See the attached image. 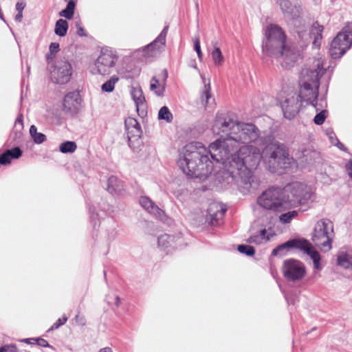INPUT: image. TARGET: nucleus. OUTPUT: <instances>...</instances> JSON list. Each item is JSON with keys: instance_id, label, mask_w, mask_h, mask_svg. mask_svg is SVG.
<instances>
[{"instance_id": "obj_1", "label": "nucleus", "mask_w": 352, "mask_h": 352, "mask_svg": "<svg viewBox=\"0 0 352 352\" xmlns=\"http://www.w3.org/2000/svg\"><path fill=\"white\" fill-rule=\"evenodd\" d=\"M220 138L206 148L201 142L186 144L179 154L177 164L184 174L190 177L207 179L215 171L213 162L224 160L237 148L238 144L255 143L261 146L265 140L258 127L254 124L238 122L228 115L217 114L212 127Z\"/></svg>"}, {"instance_id": "obj_2", "label": "nucleus", "mask_w": 352, "mask_h": 352, "mask_svg": "<svg viewBox=\"0 0 352 352\" xmlns=\"http://www.w3.org/2000/svg\"><path fill=\"white\" fill-rule=\"evenodd\" d=\"M261 159L263 153L258 147L243 146L224 160L216 162L223 165L215 173L217 179L221 184H236L243 192L255 190L259 184L253 171L257 168Z\"/></svg>"}, {"instance_id": "obj_3", "label": "nucleus", "mask_w": 352, "mask_h": 352, "mask_svg": "<svg viewBox=\"0 0 352 352\" xmlns=\"http://www.w3.org/2000/svg\"><path fill=\"white\" fill-rule=\"evenodd\" d=\"M326 69L323 67V63L317 60L311 67L302 69L299 79L300 91L299 99L307 104L316 107L320 87V78L325 73Z\"/></svg>"}, {"instance_id": "obj_4", "label": "nucleus", "mask_w": 352, "mask_h": 352, "mask_svg": "<svg viewBox=\"0 0 352 352\" xmlns=\"http://www.w3.org/2000/svg\"><path fill=\"white\" fill-rule=\"evenodd\" d=\"M263 161L266 169L270 173L283 175L291 167L294 158L290 157L283 144L274 142L264 147Z\"/></svg>"}, {"instance_id": "obj_5", "label": "nucleus", "mask_w": 352, "mask_h": 352, "mask_svg": "<svg viewBox=\"0 0 352 352\" xmlns=\"http://www.w3.org/2000/svg\"><path fill=\"white\" fill-rule=\"evenodd\" d=\"M285 41L286 36L280 26L275 24L267 25L262 44L263 55L278 58Z\"/></svg>"}, {"instance_id": "obj_6", "label": "nucleus", "mask_w": 352, "mask_h": 352, "mask_svg": "<svg viewBox=\"0 0 352 352\" xmlns=\"http://www.w3.org/2000/svg\"><path fill=\"white\" fill-rule=\"evenodd\" d=\"M257 203L261 207L275 212L289 210V204L286 200L283 188L280 187L267 189L258 197Z\"/></svg>"}, {"instance_id": "obj_7", "label": "nucleus", "mask_w": 352, "mask_h": 352, "mask_svg": "<svg viewBox=\"0 0 352 352\" xmlns=\"http://www.w3.org/2000/svg\"><path fill=\"white\" fill-rule=\"evenodd\" d=\"M334 235L333 222L322 219L315 225L311 240L322 251L328 252L332 248Z\"/></svg>"}, {"instance_id": "obj_8", "label": "nucleus", "mask_w": 352, "mask_h": 352, "mask_svg": "<svg viewBox=\"0 0 352 352\" xmlns=\"http://www.w3.org/2000/svg\"><path fill=\"white\" fill-rule=\"evenodd\" d=\"M283 190L289 209L308 204L314 195L309 186L300 182L288 184L283 188Z\"/></svg>"}, {"instance_id": "obj_9", "label": "nucleus", "mask_w": 352, "mask_h": 352, "mask_svg": "<svg viewBox=\"0 0 352 352\" xmlns=\"http://www.w3.org/2000/svg\"><path fill=\"white\" fill-rule=\"evenodd\" d=\"M352 46V23H349L332 41L329 54L332 58L342 57Z\"/></svg>"}, {"instance_id": "obj_10", "label": "nucleus", "mask_w": 352, "mask_h": 352, "mask_svg": "<svg viewBox=\"0 0 352 352\" xmlns=\"http://www.w3.org/2000/svg\"><path fill=\"white\" fill-rule=\"evenodd\" d=\"M73 68L69 60L65 58L57 59L50 71V77L53 82L65 85L72 78Z\"/></svg>"}, {"instance_id": "obj_11", "label": "nucleus", "mask_w": 352, "mask_h": 352, "mask_svg": "<svg viewBox=\"0 0 352 352\" xmlns=\"http://www.w3.org/2000/svg\"><path fill=\"white\" fill-rule=\"evenodd\" d=\"M282 272L288 281L297 282L301 280L305 276L306 268L301 261L289 258L283 262Z\"/></svg>"}, {"instance_id": "obj_12", "label": "nucleus", "mask_w": 352, "mask_h": 352, "mask_svg": "<svg viewBox=\"0 0 352 352\" xmlns=\"http://www.w3.org/2000/svg\"><path fill=\"white\" fill-rule=\"evenodd\" d=\"M324 27L320 25L318 21L313 23L309 32L307 30H298V38L300 42V47L307 46L310 39H313L312 44L316 47H320L322 39V32Z\"/></svg>"}, {"instance_id": "obj_13", "label": "nucleus", "mask_w": 352, "mask_h": 352, "mask_svg": "<svg viewBox=\"0 0 352 352\" xmlns=\"http://www.w3.org/2000/svg\"><path fill=\"white\" fill-rule=\"evenodd\" d=\"M168 26H165L158 36L150 44L147 45L138 52L142 53L144 58H151L155 56L160 50L165 45L166 37L168 32Z\"/></svg>"}, {"instance_id": "obj_14", "label": "nucleus", "mask_w": 352, "mask_h": 352, "mask_svg": "<svg viewBox=\"0 0 352 352\" xmlns=\"http://www.w3.org/2000/svg\"><path fill=\"white\" fill-rule=\"evenodd\" d=\"M125 129L127 134L128 144L130 147H135V143L138 145L140 143L142 131L140 124L136 119L129 117L124 121Z\"/></svg>"}, {"instance_id": "obj_15", "label": "nucleus", "mask_w": 352, "mask_h": 352, "mask_svg": "<svg viewBox=\"0 0 352 352\" xmlns=\"http://www.w3.org/2000/svg\"><path fill=\"white\" fill-rule=\"evenodd\" d=\"M301 106L302 101L297 94L287 98L281 103L284 117L288 120L293 119L299 113Z\"/></svg>"}, {"instance_id": "obj_16", "label": "nucleus", "mask_w": 352, "mask_h": 352, "mask_svg": "<svg viewBox=\"0 0 352 352\" xmlns=\"http://www.w3.org/2000/svg\"><path fill=\"white\" fill-rule=\"evenodd\" d=\"M82 98L78 91L67 93L63 99V109L71 115L77 114L81 109Z\"/></svg>"}, {"instance_id": "obj_17", "label": "nucleus", "mask_w": 352, "mask_h": 352, "mask_svg": "<svg viewBox=\"0 0 352 352\" xmlns=\"http://www.w3.org/2000/svg\"><path fill=\"white\" fill-rule=\"evenodd\" d=\"M283 58L285 67H291L302 58L301 50L294 45L285 44L281 50V54L278 56V58Z\"/></svg>"}, {"instance_id": "obj_18", "label": "nucleus", "mask_w": 352, "mask_h": 352, "mask_svg": "<svg viewBox=\"0 0 352 352\" xmlns=\"http://www.w3.org/2000/svg\"><path fill=\"white\" fill-rule=\"evenodd\" d=\"M226 208L217 202L210 203L207 209L206 221L211 226H218L220 224L225 213Z\"/></svg>"}, {"instance_id": "obj_19", "label": "nucleus", "mask_w": 352, "mask_h": 352, "mask_svg": "<svg viewBox=\"0 0 352 352\" xmlns=\"http://www.w3.org/2000/svg\"><path fill=\"white\" fill-rule=\"evenodd\" d=\"M116 60V57L111 53L102 52L95 63L98 73L101 75L109 74Z\"/></svg>"}, {"instance_id": "obj_20", "label": "nucleus", "mask_w": 352, "mask_h": 352, "mask_svg": "<svg viewBox=\"0 0 352 352\" xmlns=\"http://www.w3.org/2000/svg\"><path fill=\"white\" fill-rule=\"evenodd\" d=\"M182 241V239L180 236L164 234L157 238V244L162 250L166 251L168 253L170 249L177 248Z\"/></svg>"}, {"instance_id": "obj_21", "label": "nucleus", "mask_w": 352, "mask_h": 352, "mask_svg": "<svg viewBox=\"0 0 352 352\" xmlns=\"http://www.w3.org/2000/svg\"><path fill=\"white\" fill-rule=\"evenodd\" d=\"M299 244L301 247L298 248V249L304 251L305 253L310 256L313 261L314 268L321 270L320 254L314 248L312 244L305 239H300Z\"/></svg>"}, {"instance_id": "obj_22", "label": "nucleus", "mask_w": 352, "mask_h": 352, "mask_svg": "<svg viewBox=\"0 0 352 352\" xmlns=\"http://www.w3.org/2000/svg\"><path fill=\"white\" fill-rule=\"evenodd\" d=\"M139 203L143 208L156 218L162 219L164 215V211L148 197H141Z\"/></svg>"}, {"instance_id": "obj_23", "label": "nucleus", "mask_w": 352, "mask_h": 352, "mask_svg": "<svg viewBox=\"0 0 352 352\" xmlns=\"http://www.w3.org/2000/svg\"><path fill=\"white\" fill-rule=\"evenodd\" d=\"M163 79L161 82L157 79L156 76H153L150 82V89L155 92L157 96H163L166 89V79L168 78V72L163 69L162 72Z\"/></svg>"}, {"instance_id": "obj_24", "label": "nucleus", "mask_w": 352, "mask_h": 352, "mask_svg": "<svg viewBox=\"0 0 352 352\" xmlns=\"http://www.w3.org/2000/svg\"><path fill=\"white\" fill-rule=\"evenodd\" d=\"M300 239H294L287 241V242L282 243L276 247L272 252V254L275 256H282L286 254L287 252L290 248L298 249L300 246Z\"/></svg>"}, {"instance_id": "obj_25", "label": "nucleus", "mask_w": 352, "mask_h": 352, "mask_svg": "<svg viewBox=\"0 0 352 352\" xmlns=\"http://www.w3.org/2000/svg\"><path fill=\"white\" fill-rule=\"evenodd\" d=\"M22 154V150L18 146L11 149H7L3 153L0 154V164H9L12 160L19 159Z\"/></svg>"}, {"instance_id": "obj_26", "label": "nucleus", "mask_w": 352, "mask_h": 352, "mask_svg": "<svg viewBox=\"0 0 352 352\" xmlns=\"http://www.w3.org/2000/svg\"><path fill=\"white\" fill-rule=\"evenodd\" d=\"M337 264L342 268L352 270V250H340L337 255Z\"/></svg>"}, {"instance_id": "obj_27", "label": "nucleus", "mask_w": 352, "mask_h": 352, "mask_svg": "<svg viewBox=\"0 0 352 352\" xmlns=\"http://www.w3.org/2000/svg\"><path fill=\"white\" fill-rule=\"evenodd\" d=\"M23 115L20 114L15 120L14 128L10 134V138L13 139L16 144L21 142L23 139Z\"/></svg>"}, {"instance_id": "obj_28", "label": "nucleus", "mask_w": 352, "mask_h": 352, "mask_svg": "<svg viewBox=\"0 0 352 352\" xmlns=\"http://www.w3.org/2000/svg\"><path fill=\"white\" fill-rule=\"evenodd\" d=\"M107 191L112 195H119L124 190L123 182L116 176H111L107 180Z\"/></svg>"}, {"instance_id": "obj_29", "label": "nucleus", "mask_w": 352, "mask_h": 352, "mask_svg": "<svg viewBox=\"0 0 352 352\" xmlns=\"http://www.w3.org/2000/svg\"><path fill=\"white\" fill-rule=\"evenodd\" d=\"M278 3L285 16L294 17V8L289 0H278Z\"/></svg>"}, {"instance_id": "obj_30", "label": "nucleus", "mask_w": 352, "mask_h": 352, "mask_svg": "<svg viewBox=\"0 0 352 352\" xmlns=\"http://www.w3.org/2000/svg\"><path fill=\"white\" fill-rule=\"evenodd\" d=\"M67 1V6L65 9L60 12L59 15L60 16H63L67 19H72L74 14V9L76 6V3L74 0H65Z\"/></svg>"}, {"instance_id": "obj_31", "label": "nucleus", "mask_w": 352, "mask_h": 352, "mask_svg": "<svg viewBox=\"0 0 352 352\" xmlns=\"http://www.w3.org/2000/svg\"><path fill=\"white\" fill-rule=\"evenodd\" d=\"M68 30V23L66 20L58 19L56 22L54 32L59 36H64L66 35Z\"/></svg>"}, {"instance_id": "obj_32", "label": "nucleus", "mask_w": 352, "mask_h": 352, "mask_svg": "<svg viewBox=\"0 0 352 352\" xmlns=\"http://www.w3.org/2000/svg\"><path fill=\"white\" fill-rule=\"evenodd\" d=\"M267 231L265 229H263L260 230L258 234L252 235L249 237L248 241L249 243H254L256 244H261L263 241H267L270 239V238L266 235Z\"/></svg>"}, {"instance_id": "obj_33", "label": "nucleus", "mask_w": 352, "mask_h": 352, "mask_svg": "<svg viewBox=\"0 0 352 352\" xmlns=\"http://www.w3.org/2000/svg\"><path fill=\"white\" fill-rule=\"evenodd\" d=\"M131 96L138 108L144 104L145 98L141 89L133 88Z\"/></svg>"}, {"instance_id": "obj_34", "label": "nucleus", "mask_w": 352, "mask_h": 352, "mask_svg": "<svg viewBox=\"0 0 352 352\" xmlns=\"http://www.w3.org/2000/svg\"><path fill=\"white\" fill-rule=\"evenodd\" d=\"M211 56L214 64L216 66H221L224 62V56L219 47L214 46V49L211 52Z\"/></svg>"}, {"instance_id": "obj_35", "label": "nucleus", "mask_w": 352, "mask_h": 352, "mask_svg": "<svg viewBox=\"0 0 352 352\" xmlns=\"http://www.w3.org/2000/svg\"><path fill=\"white\" fill-rule=\"evenodd\" d=\"M30 134L36 144H42L46 140L45 135L37 132V129L34 125L30 126Z\"/></svg>"}, {"instance_id": "obj_36", "label": "nucleus", "mask_w": 352, "mask_h": 352, "mask_svg": "<svg viewBox=\"0 0 352 352\" xmlns=\"http://www.w3.org/2000/svg\"><path fill=\"white\" fill-rule=\"evenodd\" d=\"M77 146L74 142L66 141L60 144L59 150L63 153H72L76 150Z\"/></svg>"}, {"instance_id": "obj_37", "label": "nucleus", "mask_w": 352, "mask_h": 352, "mask_svg": "<svg viewBox=\"0 0 352 352\" xmlns=\"http://www.w3.org/2000/svg\"><path fill=\"white\" fill-rule=\"evenodd\" d=\"M119 78L116 76H113L109 80L105 82L102 85V91L104 92H112L114 89L116 83L118 81Z\"/></svg>"}, {"instance_id": "obj_38", "label": "nucleus", "mask_w": 352, "mask_h": 352, "mask_svg": "<svg viewBox=\"0 0 352 352\" xmlns=\"http://www.w3.org/2000/svg\"><path fill=\"white\" fill-rule=\"evenodd\" d=\"M158 119L166 120L167 122H172L173 115L167 107L164 106L160 109Z\"/></svg>"}, {"instance_id": "obj_39", "label": "nucleus", "mask_w": 352, "mask_h": 352, "mask_svg": "<svg viewBox=\"0 0 352 352\" xmlns=\"http://www.w3.org/2000/svg\"><path fill=\"white\" fill-rule=\"evenodd\" d=\"M298 211L292 210L283 213L279 216V221L282 223H289L293 219L298 216Z\"/></svg>"}, {"instance_id": "obj_40", "label": "nucleus", "mask_w": 352, "mask_h": 352, "mask_svg": "<svg viewBox=\"0 0 352 352\" xmlns=\"http://www.w3.org/2000/svg\"><path fill=\"white\" fill-rule=\"evenodd\" d=\"M210 98V83H208V85L204 86V90L203 91L201 96V103L205 107L208 106V100Z\"/></svg>"}, {"instance_id": "obj_41", "label": "nucleus", "mask_w": 352, "mask_h": 352, "mask_svg": "<svg viewBox=\"0 0 352 352\" xmlns=\"http://www.w3.org/2000/svg\"><path fill=\"white\" fill-rule=\"evenodd\" d=\"M238 251L248 256H252L255 254L254 248L249 245H239L237 248Z\"/></svg>"}, {"instance_id": "obj_42", "label": "nucleus", "mask_w": 352, "mask_h": 352, "mask_svg": "<svg viewBox=\"0 0 352 352\" xmlns=\"http://www.w3.org/2000/svg\"><path fill=\"white\" fill-rule=\"evenodd\" d=\"M59 49V44L58 43H52L50 45L49 50L50 54L47 55V60L48 62L54 58V54L58 52Z\"/></svg>"}, {"instance_id": "obj_43", "label": "nucleus", "mask_w": 352, "mask_h": 352, "mask_svg": "<svg viewBox=\"0 0 352 352\" xmlns=\"http://www.w3.org/2000/svg\"><path fill=\"white\" fill-rule=\"evenodd\" d=\"M326 113L327 111L322 110L320 113H317L314 118V123L317 125L322 124L327 117Z\"/></svg>"}, {"instance_id": "obj_44", "label": "nucleus", "mask_w": 352, "mask_h": 352, "mask_svg": "<svg viewBox=\"0 0 352 352\" xmlns=\"http://www.w3.org/2000/svg\"><path fill=\"white\" fill-rule=\"evenodd\" d=\"M67 321V317L63 316L61 318H58L56 322L47 330V332L58 329L60 326L63 325Z\"/></svg>"}, {"instance_id": "obj_45", "label": "nucleus", "mask_w": 352, "mask_h": 352, "mask_svg": "<svg viewBox=\"0 0 352 352\" xmlns=\"http://www.w3.org/2000/svg\"><path fill=\"white\" fill-rule=\"evenodd\" d=\"M30 340H33L35 342V343L40 346H42V347H52L48 342L43 339V338H30V339H25V341L26 342H29Z\"/></svg>"}, {"instance_id": "obj_46", "label": "nucleus", "mask_w": 352, "mask_h": 352, "mask_svg": "<svg viewBox=\"0 0 352 352\" xmlns=\"http://www.w3.org/2000/svg\"><path fill=\"white\" fill-rule=\"evenodd\" d=\"M89 212L90 214V219L94 222V227L95 228L97 224V221H99V214L95 212V208L92 209L91 206L89 207Z\"/></svg>"}, {"instance_id": "obj_47", "label": "nucleus", "mask_w": 352, "mask_h": 352, "mask_svg": "<svg viewBox=\"0 0 352 352\" xmlns=\"http://www.w3.org/2000/svg\"><path fill=\"white\" fill-rule=\"evenodd\" d=\"M194 49L197 52L199 60H202L203 54L201 50L200 42L199 38H196L194 41Z\"/></svg>"}, {"instance_id": "obj_48", "label": "nucleus", "mask_w": 352, "mask_h": 352, "mask_svg": "<svg viewBox=\"0 0 352 352\" xmlns=\"http://www.w3.org/2000/svg\"><path fill=\"white\" fill-rule=\"evenodd\" d=\"M0 352H17L16 347L13 344L4 345L0 348Z\"/></svg>"}, {"instance_id": "obj_49", "label": "nucleus", "mask_w": 352, "mask_h": 352, "mask_svg": "<svg viewBox=\"0 0 352 352\" xmlns=\"http://www.w3.org/2000/svg\"><path fill=\"white\" fill-rule=\"evenodd\" d=\"M25 5L23 2H17L16 4V10L18 12H23Z\"/></svg>"}, {"instance_id": "obj_50", "label": "nucleus", "mask_w": 352, "mask_h": 352, "mask_svg": "<svg viewBox=\"0 0 352 352\" xmlns=\"http://www.w3.org/2000/svg\"><path fill=\"white\" fill-rule=\"evenodd\" d=\"M75 320L77 323H78L80 325H85V319L82 317L80 316L79 314L76 316Z\"/></svg>"}, {"instance_id": "obj_51", "label": "nucleus", "mask_w": 352, "mask_h": 352, "mask_svg": "<svg viewBox=\"0 0 352 352\" xmlns=\"http://www.w3.org/2000/svg\"><path fill=\"white\" fill-rule=\"evenodd\" d=\"M77 26H78V28H77V34L80 36H86V34H85V30L80 27V26H78V24H76Z\"/></svg>"}, {"instance_id": "obj_52", "label": "nucleus", "mask_w": 352, "mask_h": 352, "mask_svg": "<svg viewBox=\"0 0 352 352\" xmlns=\"http://www.w3.org/2000/svg\"><path fill=\"white\" fill-rule=\"evenodd\" d=\"M23 18V12H18L15 16V21L17 22H21Z\"/></svg>"}, {"instance_id": "obj_53", "label": "nucleus", "mask_w": 352, "mask_h": 352, "mask_svg": "<svg viewBox=\"0 0 352 352\" xmlns=\"http://www.w3.org/2000/svg\"><path fill=\"white\" fill-rule=\"evenodd\" d=\"M98 352H113V351L110 347H104L101 349Z\"/></svg>"}, {"instance_id": "obj_54", "label": "nucleus", "mask_w": 352, "mask_h": 352, "mask_svg": "<svg viewBox=\"0 0 352 352\" xmlns=\"http://www.w3.org/2000/svg\"><path fill=\"white\" fill-rule=\"evenodd\" d=\"M335 140L337 142L336 146L339 148L343 150L344 149V145L341 142H340L339 140L336 138H335Z\"/></svg>"}, {"instance_id": "obj_55", "label": "nucleus", "mask_w": 352, "mask_h": 352, "mask_svg": "<svg viewBox=\"0 0 352 352\" xmlns=\"http://www.w3.org/2000/svg\"><path fill=\"white\" fill-rule=\"evenodd\" d=\"M120 298L119 296H116L115 297V302H114V304L116 307H118L119 306V304H120Z\"/></svg>"}, {"instance_id": "obj_56", "label": "nucleus", "mask_w": 352, "mask_h": 352, "mask_svg": "<svg viewBox=\"0 0 352 352\" xmlns=\"http://www.w3.org/2000/svg\"><path fill=\"white\" fill-rule=\"evenodd\" d=\"M332 134H333V133H331V135H329V138L331 139V143L335 144V142H334V141H336V140H335V139L333 138V136H332V135H331Z\"/></svg>"}, {"instance_id": "obj_57", "label": "nucleus", "mask_w": 352, "mask_h": 352, "mask_svg": "<svg viewBox=\"0 0 352 352\" xmlns=\"http://www.w3.org/2000/svg\"><path fill=\"white\" fill-rule=\"evenodd\" d=\"M285 298H286V300L287 301V303L289 305L291 303V301L287 295H285Z\"/></svg>"}]
</instances>
